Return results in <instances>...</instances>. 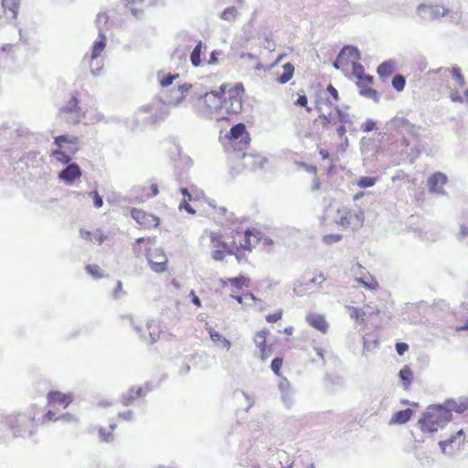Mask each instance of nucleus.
Wrapping results in <instances>:
<instances>
[{
    "mask_svg": "<svg viewBox=\"0 0 468 468\" xmlns=\"http://www.w3.org/2000/svg\"><path fill=\"white\" fill-rule=\"evenodd\" d=\"M244 91L242 83H223L218 90L198 98V111L218 122L227 120L229 115L241 112Z\"/></svg>",
    "mask_w": 468,
    "mask_h": 468,
    "instance_id": "nucleus-1",
    "label": "nucleus"
},
{
    "mask_svg": "<svg viewBox=\"0 0 468 468\" xmlns=\"http://www.w3.org/2000/svg\"><path fill=\"white\" fill-rule=\"evenodd\" d=\"M230 249L234 250L237 261L240 263L246 261V253L250 252L252 249L260 242L261 232L255 228L245 230H233L231 232Z\"/></svg>",
    "mask_w": 468,
    "mask_h": 468,
    "instance_id": "nucleus-2",
    "label": "nucleus"
},
{
    "mask_svg": "<svg viewBox=\"0 0 468 468\" xmlns=\"http://www.w3.org/2000/svg\"><path fill=\"white\" fill-rule=\"evenodd\" d=\"M452 419L451 410L441 405H431L418 420L422 432L432 433L445 426Z\"/></svg>",
    "mask_w": 468,
    "mask_h": 468,
    "instance_id": "nucleus-3",
    "label": "nucleus"
},
{
    "mask_svg": "<svg viewBox=\"0 0 468 468\" xmlns=\"http://www.w3.org/2000/svg\"><path fill=\"white\" fill-rule=\"evenodd\" d=\"M155 243V238H139L135 241L133 250L138 255L146 251V257L151 269L157 273H162L167 271V257L164 251L159 248L151 250V246Z\"/></svg>",
    "mask_w": 468,
    "mask_h": 468,
    "instance_id": "nucleus-4",
    "label": "nucleus"
},
{
    "mask_svg": "<svg viewBox=\"0 0 468 468\" xmlns=\"http://www.w3.org/2000/svg\"><path fill=\"white\" fill-rule=\"evenodd\" d=\"M318 119L324 129H328L338 121L339 122H349L348 114L341 111L337 103L329 99V96H320L316 100Z\"/></svg>",
    "mask_w": 468,
    "mask_h": 468,
    "instance_id": "nucleus-5",
    "label": "nucleus"
},
{
    "mask_svg": "<svg viewBox=\"0 0 468 468\" xmlns=\"http://www.w3.org/2000/svg\"><path fill=\"white\" fill-rule=\"evenodd\" d=\"M365 216L363 210L358 207H341L337 210V224L344 229L356 230L364 224Z\"/></svg>",
    "mask_w": 468,
    "mask_h": 468,
    "instance_id": "nucleus-6",
    "label": "nucleus"
},
{
    "mask_svg": "<svg viewBox=\"0 0 468 468\" xmlns=\"http://www.w3.org/2000/svg\"><path fill=\"white\" fill-rule=\"evenodd\" d=\"M79 100L76 95H73L66 103L59 109V116L67 123L78 124L85 117V112L79 105Z\"/></svg>",
    "mask_w": 468,
    "mask_h": 468,
    "instance_id": "nucleus-7",
    "label": "nucleus"
},
{
    "mask_svg": "<svg viewBox=\"0 0 468 468\" xmlns=\"http://www.w3.org/2000/svg\"><path fill=\"white\" fill-rule=\"evenodd\" d=\"M226 138L232 143L235 150L242 151L249 147L250 144V135L244 123L239 122L232 126L226 134Z\"/></svg>",
    "mask_w": 468,
    "mask_h": 468,
    "instance_id": "nucleus-8",
    "label": "nucleus"
},
{
    "mask_svg": "<svg viewBox=\"0 0 468 468\" xmlns=\"http://www.w3.org/2000/svg\"><path fill=\"white\" fill-rule=\"evenodd\" d=\"M7 423L14 436L23 437L27 434L32 433L34 418H30L26 414L18 413L16 415L10 416L7 419Z\"/></svg>",
    "mask_w": 468,
    "mask_h": 468,
    "instance_id": "nucleus-9",
    "label": "nucleus"
},
{
    "mask_svg": "<svg viewBox=\"0 0 468 468\" xmlns=\"http://www.w3.org/2000/svg\"><path fill=\"white\" fill-rule=\"evenodd\" d=\"M130 213L141 229L151 230L160 225L159 217L142 208L133 207Z\"/></svg>",
    "mask_w": 468,
    "mask_h": 468,
    "instance_id": "nucleus-10",
    "label": "nucleus"
},
{
    "mask_svg": "<svg viewBox=\"0 0 468 468\" xmlns=\"http://www.w3.org/2000/svg\"><path fill=\"white\" fill-rule=\"evenodd\" d=\"M134 420V414L132 410H125L119 412L116 420L110 421L108 427H101L99 429V435L102 441L109 442L113 440V431L117 428L118 423L121 421L131 422Z\"/></svg>",
    "mask_w": 468,
    "mask_h": 468,
    "instance_id": "nucleus-11",
    "label": "nucleus"
},
{
    "mask_svg": "<svg viewBox=\"0 0 468 468\" xmlns=\"http://www.w3.org/2000/svg\"><path fill=\"white\" fill-rule=\"evenodd\" d=\"M180 192L184 196V198L179 204V209H184L188 214L195 215L197 208L199 207V203L204 197V193L199 191L190 192L186 187L180 188Z\"/></svg>",
    "mask_w": 468,
    "mask_h": 468,
    "instance_id": "nucleus-12",
    "label": "nucleus"
},
{
    "mask_svg": "<svg viewBox=\"0 0 468 468\" xmlns=\"http://www.w3.org/2000/svg\"><path fill=\"white\" fill-rule=\"evenodd\" d=\"M209 240L214 249L212 258L215 261H223L226 255H232L234 253V250L230 249L229 242H225L220 233L211 232L209 234Z\"/></svg>",
    "mask_w": 468,
    "mask_h": 468,
    "instance_id": "nucleus-13",
    "label": "nucleus"
},
{
    "mask_svg": "<svg viewBox=\"0 0 468 468\" xmlns=\"http://www.w3.org/2000/svg\"><path fill=\"white\" fill-rule=\"evenodd\" d=\"M358 50L354 47L346 46L338 54L335 61L334 62V67L337 69L344 70L350 65H354L358 61Z\"/></svg>",
    "mask_w": 468,
    "mask_h": 468,
    "instance_id": "nucleus-14",
    "label": "nucleus"
},
{
    "mask_svg": "<svg viewBox=\"0 0 468 468\" xmlns=\"http://www.w3.org/2000/svg\"><path fill=\"white\" fill-rule=\"evenodd\" d=\"M74 397L71 393H63L58 390H51L47 395V404L48 407H60L67 409L73 401Z\"/></svg>",
    "mask_w": 468,
    "mask_h": 468,
    "instance_id": "nucleus-15",
    "label": "nucleus"
},
{
    "mask_svg": "<svg viewBox=\"0 0 468 468\" xmlns=\"http://www.w3.org/2000/svg\"><path fill=\"white\" fill-rule=\"evenodd\" d=\"M270 331L266 328L259 330L253 336V342L259 350V356L266 360L271 355V345L267 344V337Z\"/></svg>",
    "mask_w": 468,
    "mask_h": 468,
    "instance_id": "nucleus-16",
    "label": "nucleus"
},
{
    "mask_svg": "<svg viewBox=\"0 0 468 468\" xmlns=\"http://www.w3.org/2000/svg\"><path fill=\"white\" fill-rule=\"evenodd\" d=\"M392 129L399 134L405 131L407 135L416 139L419 137L418 127L404 117H394L390 121Z\"/></svg>",
    "mask_w": 468,
    "mask_h": 468,
    "instance_id": "nucleus-17",
    "label": "nucleus"
},
{
    "mask_svg": "<svg viewBox=\"0 0 468 468\" xmlns=\"http://www.w3.org/2000/svg\"><path fill=\"white\" fill-rule=\"evenodd\" d=\"M206 217L217 223H223L229 220L230 213L223 206L207 203V208L205 209Z\"/></svg>",
    "mask_w": 468,
    "mask_h": 468,
    "instance_id": "nucleus-18",
    "label": "nucleus"
},
{
    "mask_svg": "<svg viewBox=\"0 0 468 468\" xmlns=\"http://www.w3.org/2000/svg\"><path fill=\"white\" fill-rule=\"evenodd\" d=\"M465 441V435L463 430L458 431L450 438L441 441L439 445L443 453H450L453 449H459Z\"/></svg>",
    "mask_w": 468,
    "mask_h": 468,
    "instance_id": "nucleus-19",
    "label": "nucleus"
},
{
    "mask_svg": "<svg viewBox=\"0 0 468 468\" xmlns=\"http://www.w3.org/2000/svg\"><path fill=\"white\" fill-rule=\"evenodd\" d=\"M81 176L80 167L76 164H69L68 166L58 174V178L65 182L67 185H71L73 182Z\"/></svg>",
    "mask_w": 468,
    "mask_h": 468,
    "instance_id": "nucleus-20",
    "label": "nucleus"
},
{
    "mask_svg": "<svg viewBox=\"0 0 468 468\" xmlns=\"http://www.w3.org/2000/svg\"><path fill=\"white\" fill-rule=\"evenodd\" d=\"M80 237L87 242L95 243L98 245L102 244L108 239V236L104 234L103 231L100 229H97L93 231L80 229Z\"/></svg>",
    "mask_w": 468,
    "mask_h": 468,
    "instance_id": "nucleus-21",
    "label": "nucleus"
},
{
    "mask_svg": "<svg viewBox=\"0 0 468 468\" xmlns=\"http://www.w3.org/2000/svg\"><path fill=\"white\" fill-rule=\"evenodd\" d=\"M446 183L447 176L441 172L434 173L428 179L429 189L433 193L442 192V187Z\"/></svg>",
    "mask_w": 468,
    "mask_h": 468,
    "instance_id": "nucleus-22",
    "label": "nucleus"
},
{
    "mask_svg": "<svg viewBox=\"0 0 468 468\" xmlns=\"http://www.w3.org/2000/svg\"><path fill=\"white\" fill-rule=\"evenodd\" d=\"M306 322L308 324L323 334H325L328 330V323L322 314L311 313L306 316Z\"/></svg>",
    "mask_w": 468,
    "mask_h": 468,
    "instance_id": "nucleus-23",
    "label": "nucleus"
},
{
    "mask_svg": "<svg viewBox=\"0 0 468 468\" xmlns=\"http://www.w3.org/2000/svg\"><path fill=\"white\" fill-rule=\"evenodd\" d=\"M107 39L104 34L101 33L98 38L94 41L91 47V52L90 55H87L86 58H89L90 64L93 60L98 58L106 47Z\"/></svg>",
    "mask_w": 468,
    "mask_h": 468,
    "instance_id": "nucleus-24",
    "label": "nucleus"
},
{
    "mask_svg": "<svg viewBox=\"0 0 468 468\" xmlns=\"http://www.w3.org/2000/svg\"><path fill=\"white\" fill-rule=\"evenodd\" d=\"M413 416V410L411 409H406L395 412L389 421V425H401L407 423Z\"/></svg>",
    "mask_w": 468,
    "mask_h": 468,
    "instance_id": "nucleus-25",
    "label": "nucleus"
},
{
    "mask_svg": "<svg viewBox=\"0 0 468 468\" xmlns=\"http://www.w3.org/2000/svg\"><path fill=\"white\" fill-rule=\"evenodd\" d=\"M242 157L246 160L244 166L250 170L261 168L265 163L264 157L259 154H243Z\"/></svg>",
    "mask_w": 468,
    "mask_h": 468,
    "instance_id": "nucleus-26",
    "label": "nucleus"
},
{
    "mask_svg": "<svg viewBox=\"0 0 468 468\" xmlns=\"http://www.w3.org/2000/svg\"><path fill=\"white\" fill-rule=\"evenodd\" d=\"M149 388L147 387H132L126 395L123 396L122 401L125 405H129L133 400L145 396Z\"/></svg>",
    "mask_w": 468,
    "mask_h": 468,
    "instance_id": "nucleus-27",
    "label": "nucleus"
},
{
    "mask_svg": "<svg viewBox=\"0 0 468 468\" xmlns=\"http://www.w3.org/2000/svg\"><path fill=\"white\" fill-rule=\"evenodd\" d=\"M21 0H2L5 14L13 19L17 16Z\"/></svg>",
    "mask_w": 468,
    "mask_h": 468,
    "instance_id": "nucleus-28",
    "label": "nucleus"
},
{
    "mask_svg": "<svg viewBox=\"0 0 468 468\" xmlns=\"http://www.w3.org/2000/svg\"><path fill=\"white\" fill-rule=\"evenodd\" d=\"M353 73L358 80V85L362 86V84H372L373 77L368 76L365 73L363 66H361L358 62H356L352 65Z\"/></svg>",
    "mask_w": 468,
    "mask_h": 468,
    "instance_id": "nucleus-29",
    "label": "nucleus"
},
{
    "mask_svg": "<svg viewBox=\"0 0 468 468\" xmlns=\"http://www.w3.org/2000/svg\"><path fill=\"white\" fill-rule=\"evenodd\" d=\"M221 284L223 287L227 286L228 284H230L232 286H234L235 288L240 290L242 288H247L249 287L250 285V279L243 276V275H240L239 277H235V278H229L227 280H222L221 281Z\"/></svg>",
    "mask_w": 468,
    "mask_h": 468,
    "instance_id": "nucleus-30",
    "label": "nucleus"
},
{
    "mask_svg": "<svg viewBox=\"0 0 468 468\" xmlns=\"http://www.w3.org/2000/svg\"><path fill=\"white\" fill-rule=\"evenodd\" d=\"M283 72L278 75L276 80L280 84H285L291 80L294 74V67L292 63L288 62L282 66Z\"/></svg>",
    "mask_w": 468,
    "mask_h": 468,
    "instance_id": "nucleus-31",
    "label": "nucleus"
},
{
    "mask_svg": "<svg viewBox=\"0 0 468 468\" xmlns=\"http://www.w3.org/2000/svg\"><path fill=\"white\" fill-rule=\"evenodd\" d=\"M79 142V137L74 135H59L54 138V144L59 148L64 147L65 144L76 146Z\"/></svg>",
    "mask_w": 468,
    "mask_h": 468,
    "instance_id": "nucleus-32",
    "label": "nucleus"
},
{
    "mask_svg": "<svg viewBox=\"0 0 468 468\" xmlns=\"http://www.w3.org/2000/svg\"><path fill=\"white\" fill-rule=\"evenodd\" d=\"M210 339L216 343L221 345V346L227 350L230 348V342L226 339L222 335H220L218 332L215 331L212 328L208 329Z\"/></svg>",
    "mask_w": 468,
    "mask_h": 468,
    "instance_id": "nucleus-33",
    "label": "nucleus"
},
{
    "mask_svg": "<svg viewBox=\"0 0 468 468\" xmlns=\"http://www.w3.org/2000/svg\"><path fill=\"white\" fill-rule=\"evenodd\" d=\"M356 282L367 290L374 291L378 288V281L370 274L365 276V278L356 279Z\"/></svg>",
    "mask_w": 468,
    "mask_h": 468,
    "instance_id": "nucleus-34",
    "label": "nucleus"
},
{
    "mask_svg": "<svg viewBox=\"0 0 468 468\" xmlns=\"http://www.w3.org/2000/svg\"><path fill=\"white\" fill-rule=\"evenodd\" d=\"M377 71L381 78H388L395 71V67L392 62L385 61L378 67Z\"/></svg>",
    "mask_w": 468,
    "mask_h": 468,
    "instance_id": "nucleus-35",
    "label": "nucleus"
},
{
    "mask_svg": "<svg viewBox=\"0 0 468 468\" xmlns=\"http://www.w3.org/2000/svg\"><path fill=\"white\" fill-rule=\"evenodd\" d=\"M231 298H234L239 304H247L250 305L251 303H255L258 299L251 292H245L242 295H230Z\"/></svg>",
    "mask_w": 468,
    "mask_h": 468,
    "instance_id": "nucleus-36",
    "label": "nucleus"
},
{
    "mask_svg": "<svg viewBox=\"0 0 468 468\" xmlns=\"http://www.w3.org/2000/svg\"><path fill=\"white\" fill-rule=\"evenodd\" d=\"M399 378H400L401 381L403 382L404 387L406 388H408L412 381V378H413V374H412L411 369L408 366L404 367L399 371Z\"/></svg>",
    "mask_w": 468,
    "mask_h": 468,
    "instance_id": "nucleus-37",
    "label": "nucleus"
},
{
    "mask_svg": "<svg viewBox=\"0 0 468 468\" xmlns=\"http://www.w3.org/2000/svg\"><path fill=\"white\" fill-rule=\"evenodd\" d=\"M159 83L162 87L170 86L175 80L179 78V74H167L164 75L161 72L157 74Z\"/></svg>",
    "mask_w": 468,
    "mask_h": 468,
    "instance_id": "nucleus-38",
    "label": "nucleus"
},
{
    "mask_svg": "<svg viewBox=\"0 0 468 468\" xmlns=\"http://www.w3.org/2000/svg\"><path fill=\"white\" fill-rule=\"evenodd\" d=\"M201 49L202 43L199 42L191 53L190 59L194 67H198L201 64Z\"/></svg>",
    "mask_w": 468,
    "mask_h": 468,
    "instance_id": "nucleus-39",
    "label": "nucleus"
},
{
    "mask_svg": "<svg viewBox=\"0 0 468 468\" xmlns=\"http://www.w3.org/2000/svg\"><path fill=\"white\" fill-rule=\"evenodd\" d=\"M322 96H329V99L335 103H338V101H340L338 91L332 84H329L326 87V90L322 94Z\"/></svg>",
    "mask_w": 468,
    "mask_h": 468,
    "instance_id": "nucleus-40",
    "label": "nucleus"
},
{
    "mask_svg": "<svg viewBox=\"0 0 468 468\" xmlns=\"http://www.w3.org/2000/svg\"><path fill=\"white\" fill-rule=\"evenodd\" d=\"M452 76L457 81L459 87L463 88L465 85L464 76L462 74L459 67H452Z\"/></svg>",
    "mask_w": 468,
    "mask_h": 468,
    "instance_id": "nucleus-41",
    "label": "nucleus"
},
{
    "mask_svg": "<svg viewBox=\"0 0 468 468\" xmlns=\"http://www.w3.org/2000/svg\"><path fill=\"white\" fill-rule=\"evenodd\" d=\"M406 80L401 75H396L392 79V86L397 91H402L405 88Z\"/></svg>",
    "mask_w": 468,
    "mask_h": 468,
    "instance_id": "nucleus-42",
    "label": "nucleus"
},
{
    "mask_svg": "<svg viewBox=\"0 0 468 468\" xmlns=\"http://www.w3.org/2000/svg\"><path fill=\"white\" fill-rule=\"evenodd\" d=\"M377 182L375 177L363 176L357 180V186L362 188L373 186Z\"/></svg>",
    "mask_w": 468,
    "mask_h": 468,
    "instance_id": "nucleus-43",
    "label": "nucleus"
},
{
    "mask_svg": "<svg viewBox=\"0 0 468 468\" xmlns=\"http://www.w3.org/2000/svg\"><path fill=\"white\" fill-rule=\"evenodd\" d=\"M367 85L368 84H362V86H360L361 87L360 93L363 96H366V97L377 100L378 99V92H377V90L372 89V88H370V87H367Z\"/></svg>",
    "mask_w": 468,
    "mask_h": 468,
    "instance_id": "nucleus-44",
    "label": "nucleus"
},
{
    "mask_svg": "<svg viewBox=\"0 0 468 468\" xmlns=\"http://www.w3.org/2000/svg\"><path fill=\"white\" fill-rule=\"evenodd\" d=\"M282 315H283L282 309H278L275 312H273L272 314H268L265 317V320L269 324H274V323H277L278 321H280L282 318Z\"/></svg>",
    "mask_w": 468,
    "mask_h": 468,
    "instance_id": "nucleus-45",
    "label": "nucleus"
},
{
    "mask_svg": "<svg viewBox=\"0 0 468 468\" xmlns=\"http://www.w3.org/2000/svg\"><path fill=\"white\" fill-rule=\"evenodd\" d=\"M86 271L95 279L102 277L101 270L97 264H88L86 266Z\"/></svg>",
    "mask_w": 468,
    "mask_h": 468,
    "instance_id": "nucleus-46",
    "label": "nucleus"
},
{
    "mask_svg": "<svg viewBox=\"0 0 468 468\" xmlns=\"http://www.w3.org/2000/svg\"><path fill=\"white\" fill-rule=\"evenodd\" d=\"M238 11L234 6L228 7L221 13V18L224 20H232L237 16Z\"/></svg>",
    "mask_w": 468,
    "mask_h": 468,
    "instance_id": "nucleus-47",
    "label": "nucleus"
},
{
    "mask_svg": "<svg viewBox=\"0 0 468 468\" xmlns=\"http://www.w3.org/2000/svg\"><path fill=\"white\" fill-rule=\"evenodd\" d=\"M169 114V112L167 109L162 108L160 109L159 112L152 115L150 117V122L151 123H156L160 121H164Z\"/></svg>",
    "mask_w": 468,
    "mask_h": 468,
    "instance_id": "nucleus-48",
    "label": "nucleus"
},
{
    "mask_svg": "<svg viewBox=\"0 0 468 468\" xmlns=\"http://www.w3.org/2000/svg\"><path fill=\"white\" fill-rule=\"evenodd\" d=\"M52 156H54L58 162L61 164H69L71 158L66 154L64 152L60 150H55L51 154Z\"/></svg>",
    "mask_w": 468,
    "mask_h": 468,
    "instance_id": "nucleus-49",
    "label": "nucleus"
},
{
    "mask_svg": "<svg viewBox=\"0 0 468 468\" xmlns=\"http://www.w3.org/2000/svg\"><path fill=\"white\" fill-rule=\"evenodd\" d=\"M349 311H350L351 318H353L356 321H358V320L364 321L365 320L366 313L363 310L356 308V307H349Z\"/></svg>",
    "mask_w": 468,
    "mask_h": 468,
    "instance_id": "nucleus-50",
    "label": "nucleus"
},
{
    "mask_svg": "<svg viewBox=\"0 0 468 468\" xmlns=\"http://www.w3.org/2000/svg\"><path fill=\"white\" fill-rule=\"evenodd\" d=\"M450 98L454 102H463L465 99L466 101H468V89L464 91V98L460 94L459 91L452 90L450 93Z\"/></svg>",
    "mask_w": 468,
    "mask_h": 468,
    "instance_id": "nucleus-51",
    "label": "nucleus"
},
{
    "mask_svg": "<svg viewBox=\"0 0 468 468\" xmlns=\"http://www.w3.org/2000/svg\"><path fill=\"white\" fill-rule=\"evenodd\" d=\"M283 360L281 357H276L271 361V368L273 373L277 376H281V368L282 367Z\"/></svg>",
    "mask_w": 468,
    "mask_h": 468,
    "instance_id": "nucleus-52",
    "label": "nucleus"
},
{
    "mask_svg": "<svg viewBox=\"0 0 468 468\" xmlns=\"http://www.w3.org/2000/svg\"><path fill=\"white\" fill-rule=\"evenodd\" d=\"M391 180L393 183L396 181L414 182V180L410 179V176L404 171H399L395 176L391 177Z\"/></svg>",
    "mask_w": 468,
    "mask_h": 468,
    "instance_id": "nucleus-53",
    "label": "nucleus"
},
{
    "mask_svg": "<svg viewBox=\"0 0 468 468\" xmlns=\"http://www.w3.org/2000/svg\"><path fill=\"white\" fill-rule=\"evenodd\" d=\"M342 236L340 234H329L323 237V241L328 245L338 242L341 240Z\"/></svg>",
    "mask_w": 468,
    "mask_h": 468,
    "instance_id": "nucleus-54",
    "label": "nucleus"
},
{
    "mask_svg": "<svg viewBox=\"0 0 468 468\" xmlns=\"http://www.w3.org/2000/svg\"><path fill=\"white\" fill-rule=\"evenodd\" d=\"M294 104L301 107H306L308 112H312V108L307 107L308 98L305 94H300Z\"/></svg>",
    "mask_w": 468,
    "mask_h": 468,
    "instance_id": "nucleus-55",
    "label": "nucleus"
},
{
    "mask_svg": "<svg viewBox=\"0 0 468 468\" xmlns=\"http://www.w3.org/2000/svg\"><path fill=\"white\" fill-rule=\"evenodd\" d=\"M144 193L148 197H153L158 195L159 189L156 184H151L148 188H144Z\"/></svg>",
    "mask_w": 468,
    "mask_h": 468,
    "instance_id": "nucleus-56",
    "label": "nucleus"
},
{
    "mask_svg": "<svg viewBox=\"0 0 468 468\" xmlns=\"http://www.w3.org/2000/svg\"><path fill=\"white\" fill-rule=\"evenodd\" d=\"M396 143L398 147L402 149L408 148L410 145V140L405 134H402V136Z\"/></svg>",
    "mask_w": 468,
    "mask_h": 468,
    "instance_id": "nucleus-57",
    "label": "nucleus"
},
{
    "mask_svg": "<svg viewBox=\"0 0 468 468\" xmlns=\"http://www.w3.org/2000/svg\"><path fill=\"white\" fill-rule=\"evenodd\" d=\"M364 132H371L376 128V122L373 120H367L361 126Z\"/></svg>",
    "mask_w": 468,
    "mask_h": 468,
    "instance_id": "nucleus-58",
    "label": "nucleus"
},
{
    "mask_svg": "<svg viewBox=\"0 0 468 468\" xmlns=\"http://www.w3.org/2000/svg\"><path fill=\"white\" fill-rule=\"evenodd\" d=\"M90 195H92V197H93L94 206L97 208L101 207L103 205V200H102L101 197L99 195L98 191L94 190L90 193Z\"/></svg>",
    "mask_w": 468,
    "mask_h": 468,
    "instance_id": "nucleus-59",
    "label": "nucleus"
},
{
    "mask_svg": "<svg viewBox=\"0 0 468 468\" xmlns=\"http://www.w3.org/2000/svg\"><path fill=\"white\" fill-rule=\"evenodd\" d=\"M59 418L56 416V413L52 410H48L44 416H43V422H49V421H56Z\"/></svg>",
    "mask_w": 468,
    "mask_h": 468,
    "instance_id": "nucleus-60",
    "label": "nucleus"
},
{
    "mask_svg": "<svg viewBox=\"0 0 468 468\" xmlns=\"http://www.w3.org/2000/svg\"><path fill=\"white\" fill-rule=\"evenodd\" d=\"M409 346L406 343H397L396 344V350L399 355H403L406 351H408Z\"/></svg>",
    "mask_w": 468,
    "mask_h": 468,
    "instance_id": "nucleus-61",
    "label": "nucleus"
},
{
    "mask_svg": "<svg viewBox=\"0 0 468 468\" xmlns=\"http://www.w3.org/2000/svg\"><path fill=\"white\" fill-rule=\"evenodd\" d=\"M346 122H341V125L337 127L336 132L339 137L345 136L346 133Z\"/></svg>",
    "mask_w": 468,
    "mask_h": 468,
    "instance_id": "nucleus-62",
    "label": "nucleus"
},
{
    "mask_svg": "<svg viewBox=\"0 0 468 468\" xmlns=\"http://www.w3.org/2000/svg\"><path fill=\"white\" fill-rule=\"evenodd\" d=\"M466 408H467L466 405L464 403H462L459 406H452L450 410H451V411L454 410L456 412L461 413V412L464 411L466 410Z\"/></svg>",
    "mask_w": 468,
    "mask_h": 468,
    "instance_id": "nucleus-63",
    "label": "nucleus"
},
{
    "mask_svg": "<svg viewBox=\"0 0 468 468\" xmlns=\"http://www.w3.org/2000/svg\"><path fill=\"white\" fill-rule=\"evenodd\" d=\"M190 295L192 297V302L193 303L197 306V307H200L201 306V302L199 300V298L196 295V293L192 291L190 292Z\"/></svg>",
    "mask_w": 468,
    "mask_h": 468,
    "instance_id": "nucleus-64",
    "label": "nucleus"
}]
</instances>
